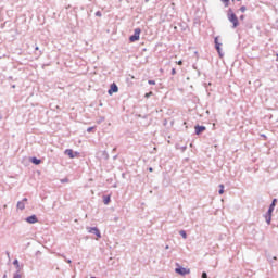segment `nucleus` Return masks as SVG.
Masks as SVG:
<instances>
[{
	"instance_id": "obj_1",
	"label": "nucleus",
	"mask_w": 278,
	"mask_h": 278,
	"mask_svg": "<svg viewBox=\"0 0 278 278\" xmlns=\"http://www.w3.org/2000/svg\"><path fill=\"white\" fill-rule=\"evenodd\" d=\"M227 18L229 23H232V29H236L238 25H240V22L238 21V16L236 13H233V9L229 8L227 11Z\"/></svg>"
},
{
	"instance_id": "obj_2",
	"label": "nucleus",
	"mask_w": 278,
	"mask_h": 278,
	"mask_svg": "<svg viewBox=\"0 0 278 278\" xmlns=\"http://www.w3.org/2000/svg\"><path fill=\"white\" fill-rule=\"evenodd\" d=\"M275 203H277V199L273 200V202L269 205V208L267 211V214L265 215L267 225H270V220H273V212H275Z\"/></svg>"
},
{
	"instance_id": "obj_3",
	"label": "nucleus",
	"mask_w": 278,
	"mask_h": 278,
	"mask_svg": "<svg viewBox=\"0 0 278 278\" xmlns=\"http://www.w3.org/2000/svg\"><path fill=\"white\" fill-rule=\"evenodd\" d=\"M142 30L140 28H136L134 35L129 37L130 42H136V40H140V33Z\"/></svg>"
},
{
	"instance_id": "obj_4",
	"label": "nucleus",
	"mask_w": 278,
	"mask_h": 278,
	"mask_svg": "<svg viewBox=\"0 0 278 278\" xmlns=\"http://www.w3.org/2000/svg\"><path fill=\"white\" fill-rule=\"evenodd\" d=\"M175 273H177V275H181L182 277H185V275H190V269H188L186 267L178 266L175 269Z\"/></svg>"
},
{
	"instance_id": "obj_5",
	"label": "nucleus",
	"mask_w": 278,
	"mask_h": 278,
	"mask_svg": "<svg viewBox=\"0 0 278 278\" xmlns=\"http://www.w3.org/2000/svg\"><path fill=\"white\" fill-rule=\"evenodd\" d=\"M88 233H93L97 238H101V230L97 227H87Z\"/></svg>"
},
{
	"instance_id": "obj_6",
	"label": "nucleus",
	"mask_w": 278,
	"mask_h": 278,
	"mask_svg": "<svg viewBox=\"0 0 278 278\" xmlns=\"http://www.w3.org/2000/svg\"><path fill=\"white\" fill-rule=\"evenodd\" d=\"M214 42H215V49L218 52V54L220 55V58H223V53L220 52V47L223 46V43L218 42V37L214 38Z\"/></svg>"
},
{
	"instance_id": "obj_7",
	"label": "nucleus",
	"mask_w": 278,
	"mask_h": 278,
	"mask_svg": "<svg viewBox=\"0 0 278 278\" xmlns=\"http://www.w3.org/2000/svg\"><path fill=\"white\" fill-rule=\"evenodd\" d=\"M26 223H29V225H34L38 223V217L36 215L28 216L26 218Z\"/></svg>"
},
{
	"instance_id": "obj_8",
	"label": "nucleus",
	"mask_w": 278,
	"mask_h": 278,
	"mask_svg": "<svg viewBox=\"0 0 278 278\" xmlns=\"http://www.w3.org/2000/svg\"><path fill=\"white\" fill-rule=\"evenodd\" d=\"M113 92H118V86H117L115 83H113V84L111 85V87H110V89H109V91H108V93H109L110 96H112Z\"/></svg>"
},
{
	"instance_id": "obj_9",
	"label": "nucleus",
	"mask_w": 278,
	"mask_h": 278,
	"mask_svg": "<svg viewBox=\"0 0 278 278\" xmlns=\"http://www.w3.org/2000/svg\"><path fill=\"white\" fill-rule=\"evenodd\" d=\"M194 129H195V135L200 136V134H203V131H205L206 128H205V126L197 125Z\"/></svg>"
},
{
	"instance_id": "obj_10",
	"label": "nucleus",
	"mask_w": 278,
	"mask_h": 278,
	"mask_svg": "<svg viewBox=\"0 0 278 278\" xmlns=\"http://www.w3.org/2000/svg\"><path fill=\"white\" fill-rule=\"evenodd\" d=\"M27 201V198H24L22 201L17 202V210H25V203Z\"/></svg>"
},
{
	"instance_id": "obj_11",
	"label": "nucleus",
	"mask_w": 278,
	"mask_h": 278,
	"mask_svg": "<svg viewBox=\"0 0 278 278\" xmlns=\"http://www.w3.org/2000/svg\"><path fill=\"white\" fill-rule=\"evenodd\" d=\"M65 155H68L71 157V160H73L75 157V152H73V150H71V149H66Z\"/></svg>"
},
{
	"instance_id": "obj_12",
	"label": "nucleus",
	"mask_w": 278,
	"mask_h": 278,
	"mask_svg": "<svg viewBox=\"0 0 278 278\" xmlns=\"http://www.w3.org/2000/svg\"><path fill=\"white\" fill-rule=\"evenodd\" d=\"M40 162H42V161H40V159H36V157L31 159V163L35 164L36 166H38V164H40Z\"/></svg>"
},
{
	"instance_id": "obj_13",
	"label": "nucleus",
	"mask_w": 278,
	"mask_h": 278,
	"mask_svg": "<svg viewBox=\"0 0 278 278\" xmlns=\"http://www.w3.org/2000/svg\"><path fill=\"white\" fill-rule=\"evenodd\" d=\"M179 233H180L181 238H184V240H186L188 238L186 230H180Z\"/></svg>"
},
{
	"instance_id": "obj_14",
	"label": "nucleus",
	"mask_w": 278,
	"mask_h": 278,
	"mask_svg": "<svg viewBox=\"0 0 278 278\" xmlns=\"http://www.w3.org/2000/svg\"><path fill=\"white\" fill-rule=\"evenodd\" d=\"M13 265L16 266L17 270H21V265L18 264V260L13 261Z\"/></svg>"
},
{
	"instance_id": "obj_15",
	"label": "nucleus",
	"mask_w": 278,
	"mask_h": 278,
	"mask_svg": "<svg viewBox=\"0 0 278 278\" xmlns=\"http://www.w3.org/2000/svg\"><path fill=\"white\" fill-rule=\"evenodd\" d=\"M219 194H225V185H219Z\"/></svg>"
},
{
	"instance_id": "obj_16",
	"label": "nucleus",
	"mask_w": 278,
	"mask_h": 278,
	"mask_svg": "<svg viewBox=\"0 0 278 278\" xmlns=\"http://www.w3.org/2000/svg\"><path fill=\"white\" fill-rule=\"evenodd\" d=\"M103 203L104 205H108L110 203V195L104 197Z\"/></svg>"
},
{
	"instance_id": "obj_17",
	"label": "nucleus",
	"mask_w": 278,
	"mask_h": 278,
	"mask_svg": "<svg viewBox=\"0 0 278 278\" xmlns=\"http://www.w3.org/2000/svg\"><path fill=\"white\" fill-rule=\"evenodd\" d=\"M225 8H229V0H220Z\"/></svg>"
},
{
	"instance_id": "obj_18",
	"label": "nucleus",
	"mask_w": 278,
	"mask_h": 278,
	"mask_svg": "<svg viewBox=\"0 0 278 278\" xmlns=\"http://www.w3.org/2000/svg\"><path fill=\"white\" fill-rule=\"evenodd\" d=\"M13 278H21V270H17V271L14 274Z\"/></svg>"
},
{
	"instance_id": "obj_19",
	"label": "nucleus",
	"mask_w": 278,
	"mask_h": 278,
	"mask_svg": "<svg viewBox=\"0 0 278 278\" xmlns=\"http://www.w3.org/2000/svg\"><path fill=\"white\" fill-rule=\"evenodd\" d=\"M242 13L247 12V8L244 5H242L240 9H239Z\"/></svg>"
},
{
	"instance_id": "obj_20",
	"label": "nucleus",
	"mask_w": 278,
	"mask_h": 278,
	"mask_svg": "<svg viewBox=\"0 0 278 278\" xmlns=\"http://www.w3.org/2000/svg\"><path fill=\"white\" fill-rule=\"evenodd\" d=\"M148 84H149L150 86H155V80H148Z\"/></svg>"
},
{
	"instance_id": "obj_21",
	"label": "nucleus",
	"mask_w": 278,
	"mask_h": 278,
	"mask_svg": "<svg viewBox=\"0 0 278 278\" xmlns=\"http://www.w3.org/2000/svg\"><path fill=\"white\" fill-rule=\"evenodd\" d=\"M96 16L101 17V16H102L101 11H97V12H96Z\"/></svg>"
},
{
	"instance_id": "obj_22",
	"label": "nucleus",
	"mask_w": 278,
	"mask_h": 278,
	"mask_svg": "<svg viewBox=\"0 0 278 278\" xmlns=\"http://www.w3.org/2000/svg\"><path fill=\"white\" fill-rule=\"evenodd\" d=\"M172 75H177V70L172 68Z\"/></svg>"
},
{
	"instance_id": "obj_23",
	"label": "nucleus",
	"mask_w": 278,
	"mask_h": 278,
	"mask_svg": "<svg viewBox=\"0 0 278 278\" xmlns=\"http://www.w3.org/2000/svg\"><path fill=\"white\" fill-rule=\"evenodd\" d=\"M151 94H153V92H149V93H146V98L149 99V97H151Z\"/></svg>"
},
{
	"instance_id": "obj_24",
	"label": "nucleus",
	"mask_w": 278,
	"mask_h": 278,
	"mask_svg": "<svg viewBox=\"0 0 278 278\" xmlns=\"http://www.w3.org/2000/svg\"><path fill=\"white\" fill-rule=\"evenodd\" d=\"M92 129H94V127L87 128V132L90 134V131H92Z\"/></svg>"
},
{
	"instance_id": "obj_25",
	"label": "nucleus",
	"mask_w": 278,
	"mask_h": 278,
	"mask_svg": "<svg viewBox=\"0 0 278 278\" xmlns=\"http://www.w3.org/2000/svg\"><path fill=\"white\" fill-rule=\"evenodd\" d=\"M202 278H207V273H202Z\"/></svg>"
},
{
	"instance_id": "obj_26",
	"label": "nucleus",
	"mask_w": 278,
	"mask_h": 278,
	"mask_svg": "<svg viewBox=\"0 0 278 278\" xmlns=\"http://www.w3.org/2000/svg\"><path fill=\"white\" fill-rule=\"evenodd\" d=\"M177 64L178 66H181L184 64V61H178Z\"/></svg>"
},
{
	"instance_id": "obj_27",
	"label": "nucleus",
	"mask_w": 278,
	"mask_h": 278,
	"mask_svg": "<svg viewBox=\"0 0 278 278\" xmlns=\"http://www.w3.org/2000/svg\"><path fill=\"white\" fill-rule=\"evenodd\" d=\"M240 21H244V15H240Z\"/></svg>"
},
{
	"instance_id": "obj_28",
	"label": "nucleus",
	"mask_w": 278,
	"mask_h": 278,
	"mask_svg": "<svg viewBox=\"0 0 278 278\" xmlns=\"http://www.w3.org/2000/svg\"><path fill=\"white\" fill-rule=\"evenodd\" d=\"M67 262V264H72L73 261L71 260H65Z\"/></svg>"
},
{
	"instance_id": "obj_29",
	"label": "nucleus",
	"mask_w": 278,
	"mask_h": 278,
	"mask_svg": "<svg viewBox=\"0 0 278 278\" xmlns=\"http://www.w3.org/2000/svg\"><path fill=\"white\" fill-rule=\"evenodd\" d=\"M149 172H150V173H153V167H150V168H149Z\"/></svg>"
},
{
	"instance_id": "obj_30",
	"label": "nucleus",
	"mask_w": 278,
	"mask_h": 278,
	"mask_svg": "<svg viewBox=\"0 0 278 278\" xmlns=\"http://www.w3.org/2000/svg\"><path fill=\"white\" fill-rule=\"evenodd\" d=\"M61 257H63L64 260H66V256H64V254H63V255H61Z\"/></svg>"
},
{
	"instance_id": "obj_31",
	"label": "nucleus",
	"mask_w": 278,
	"mask_h": 278,
	"mask_svg": "<svg viewBox=\"0 0 278 278\" xmlns=\"http://www.w3.org/2000/svg\"><path fill=\"white\" fill-rule=\"evenodd\" d=\"M165 249H170V247L166 245Z\"/></svg>"
},
{
	"instance_id": "obj_32",
	"label": "nucleus",
	"mask_w": 278,
	"mask_h": 278,
	"mask_svg": "<svg viewBox=\"0 0 278 278\" xmlns=\"http://www.w3.org/2000/svg\"><path fill=\"white\" fill-rule=\"evenodd\" d=\"M12 88H16V85H13Z\"/></svg>"
},
{
	"instance_id": "obj_33",
	"label": "nucleus",
	"mask_w": 278,
	"mask_h": 278,
	"mask_svg": "<svg viewBox=\"0 0 278 278\" xmlns=\"http://www.w3.org/2000/svg\"><path fill=\"white\" fill-rule=\"evenodd\" d=\"M3 278H8V275H4Z\"/></svg>"
},
{
	"instance_id": "obj_34",
	"label": "nucleus",
	"mask_w": 278,
	"mask_h": 278,
	"mask_svg": "<svg viewBox=\"0 0 278 278\" xmlns=\"http://www.w3.org/2000/svg\"><path fill=\"white\" fill-rule=\"evenodd\" d=\"M35 49H36V51H38V49H39V48H38V47H36Z\"/></svg>"
},
{
	"instance_id": "obj_35",
	"label": "nucleus",
	"mask_w": 278,
	"mask_h": 278,
	"mask_svg": "<svg viewBox=\"0 0 278 278\" xmlns=\"http://www.w3.org/2000/svg\"><path fill=\"white\" fill-rule=\"evenodd\" d=\"M237 1H241V0H237Z\"/></svg>"
}]
</instances>
